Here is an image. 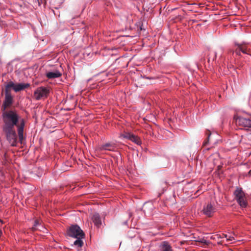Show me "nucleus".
I'll use <instances>...</instances> for the list:
<instances>
[{"instance_id": "obj_1", "label": "nucleus", "mask_w": 251, "mask_h": 251, "mask_svg": "<svg viewBox=\"0 0 251 251\" xmlns=\"http://www.w3.org/2000/svg\"><path fill=\"white\" fill-rule=\"evenodd\" d=\"M3 120L4 123L3 128H18V134L19 140L22 142L23 139V131L25 126V121L23 119L19 120L18 114L13 111H6L3 113Z\"/></svg>"}, {"instance_id": "obj_2", "label": "nucleus", "mask_w": 251, "mask_h": 251, "mask_svg": "<svg viewBox=\"0 0 251 251\" xmlns=\"http://www.w3.org/2000/svg\"><path fill=\"white\" fill-rule=\"evenodd\" d=\"M235 199L242 208H246L248 206L247 197L242 188L237 187L233 193Z\"/></svg>"}, {"instance_id": "obj_3", "label": "nucleus", "mask_w": 251, "mask_h": 251, "mask_svg": "<svg viewBox=\"0 0 251 251\" xmlns=\"http://www.w3.org/2000/svg\"><path fill=\"white\" fill-rule=\"evenodd\" d=\"M67 234L69 236L73 238L85 237L84 232L77 225L71 226L67 229Z\"/></svg>"}, {"instance_id": "obj_4", "label": "nucleus", "mask_w": 251, "mask_h": 251, "mask_svg": "<svg viewBox=\"0 0 251 251\" xmlns=\"http://www.w3.org/2000/svg\"><path fill=\"white\" fill-rule=\"evenodd\" d=\"M3 130L6 134L7 140L12 146H16L17 144V136L15 128H3Z\"/></svg>"}, {"instance_id": "obj_5", "label": "nucleus", "mask_w": 251, "mask_h": 251, "mask_svg": "<svg viewBox=\"0 0 251 251\" xmlns=\"http://www.w3.org/2000/svg\"><path fill=\"white\" fill-rule=\"evenodd\" d=\"M50 93V90L46 87H39L34 92L33 97L37 100L48 97Z\"/></svg>"}, {"instance_id": "obj_6", "label": "nucleus", "mask_w": 251, "mask_h": 251, "mask_svg": "<svg viewBox=\"0 0 251 251\" xmlns=\"http://www.w3.org/2000/svg\"><path fill=\"white\" fill-rule=\"evenodd\" d=\"M236 124L241 126V128H245L248 129L251 128V119L244 117H238L235 120Z\"/></svg>"}, {"instance_id": "obj_7", "label": "nucleus", "mask_w": 251, "mask_h": 251, "mask_svg": "<svg viewBox=\"0 0 251 251\" xmlns=\"http://www.w3.org/2000/svg\"><path fill=\"white\" fill-rule=\"evenodd\" d=\"M216 211V208L214 204L208 203L205 204L202 210V213L208 217H211Z\"/></svg>"}, {"instance_id": "obj_8", "label": "nucleus", "mask_w": 251, "mask_h": 251, "mask_svg": "<svg viewBox=\"0 0 251 251\" xmlns=\"http://www.w3.org/2000/svg\"><path fill=\"white\" fill-rule=\"evenodd\" d=\"M6 86L10 90L12 88L16 92H17L28 88L30 86V84L27 83L15 84L12 81H10Z\"/></svg>"}, {"instance_id": "obj_9", "label": "nucleus", "mask_w": 251, "mask_h": 251, "mask_svg": "<svg viewBox=\"0 0 251 251\" xmlns=\"http://www.w3.org/2000/svg\"><path fill=\"white\" fill-rule=\"evenodd\" d=\"M5 100L3 102L4 108L10 106L13 102V98L11 94V90L5 86Z\"/></svg>"}, {"instance_id": "obj_10", "label": "nucleus", "mask_w": 251, "mask_h": 251, "mask_svg": "<svg viewBox=\"0 0 251 251\" xmlns=\"http://www.w3.org/2000/svg\"><path fill=\"white\" fill-rule=\"evenodd\" d=\"M120 137L130 140L138 145L141 144V139L138 136L129 132H124L123 134H121Z\"/></svg>"}, {"instance_id": "obj_11", "label": "nucleus", "mask_w": 251, "mask_h": 251, "mask_svg": "<svg viewBox=\"0 0 251 251\" xmlns=\"http://www.w3.org/2000/svg\"><path fill=\"white\" fill-rule=\"evenodd\" d=\"M116 148L115 144L112 143H107L99 147V150L100 151L106 150L109 151H114Z\"/></svg>"}, {"instance_id": "obj_12", "label": "nucleus", "mask_w": 251, "mask_h": 251, "mask_svg": "<svg viewBox=\"0 0 251 251\" xmlns=\"http://www.w3.org/2000/svg\"><path fill=\"white\" fill-rule=\"evenodd\" d=\"M161 251H173L172 247L167 241L162 242L160 245Z\"/></svg>"}, {"instance_id": "obj_13", "label": "nucleus", "mask_w": 251, "mask_h": 251, "mask_svg": "<svg viewBox=\"0 0 251 251\" xmlns=\"http://www.w3.org/2000/svg\"><path fill=\"white\" fill-rule=\"evenodd\" d=\"M61 73L58 71L54 72H48L46 74V76L49 79H53L58 78L61 76Z\"/></svg>"}, {"instance_id": "obj_14", "label": "nucleus", "mask_w": 251, "mask_h": 251, "mask_svg": "<svg viewBox=\"0 0 251 251\" xmlns=\"http://www.w3.org/2000/svg\"><path fill=\"white\" fill-rule=\"evenodd\" d=\"M92 220L95 225L97 226H99L101 224L100 217L98 213H95L93 215Z\"/></svg>"}, {"instance_id": "obj_15", "label": "nucleus", "mask_w": 251, "mask_h": 251, "mask_svg": "<svg viewBox=\"0 0 251 251\" xmlns=\"http://www.w3.org/2000/svg\"><path fill=\"white\" fill-rule=\"evenodd\" d=\"M238 48L241 51L245 54H250L251 50L248 48V47L245 44H237Z\"/></svg>"}, {"instance_id": "obj_16", "label": "nucleus", "mask_w": 251, "mask_h": 251, "mask_svg": "<svg viewBox=\"0 0 251 251\" xmlns=\"http://www.w3.org/2000/svg\"><path fill=\"white\" fill-rule=\"evenodd\" d=\"M84 237H75L76 240L74 242V245L78 247H81L83 245V242L82 240Z\"/></svg>"}, {"instance_id": "obj_17", "label": "nucleus", "mask_w": 251, "mask_h": 251, "mask_svg": "<svg viewBox=\"0 0 251 251\" xmlns=\"http://www.w3.org/2000/svg\"><path fill=\"white\" fill-rule=\"evenodd\" d=\"M41 224V223L40 222L39 220H36L35 221H34V225H33V226L32 227V230L33 231H34L35 230H36L37 229H38L37 228V227L38 226H39Z\"/></svg>"}, {"instance_id": "obj_18", "label": "nucleus", "mask_w": 251, "mask_h": 251, "mask_svg": "<svg viewBox=\"0 0 251 251\" xmlns=\"http://www.w3.org/2000/svg\"><path fill=\"white\" fill-rule=\"evenodd\" d=\"M206 134L207 135V139L204 141V142L203 143V146H206L208 142H209V138H210V136L211 135V132L209 130H207L206 131Z\"/></svg>"}, {"instance_id": "obj_19", "label": "nucleus", "mask_w": 251, "mask_h": 251, "mask_svg": "<svg viewBox=\"0 0 251 251\" xmlns=\"http://www.w3.org/2000/svg\"><path fill=\"white\" fill-rule=\"evenodd\" d=\"M233 240H234V238L232 236H229L228 238H227V241H232Z\"/></svg>"}, {"instance_id": "obj_20", "label": "nucleus", "mask_w": 251, "mask_h": 251, "mask_svg": "<svg viewBox=\"0 0 251 251\" xmlns=\"http://www.w3.org/2000/svg\"><path fill=\"white\" fill-rule=\"evenodd\" d=\"M240 51L241 50H239L238 47L235 50V53L237 54V55H240Z\"/></svg>"}, {"instance_id": "obj_21", "label": "nucleus", "mask_w": 251, "mask_h": 251, "mask_svg": "<svg viewBox=\"0 0 251 251\" xmlns=\"http://www.w3.org/2000/svg\"><path fill=\"white\" fill-rule=\"evenodd\" d=\"M200 242H201V243H203L205 245H208V242H207L204 239H202V240H201L200 241Z\"/></svg>"}, {"instance_id": "obj_22", "label": "nucleus", "mask_w": 251, "mask_h": 251, "mask_svg": "<svg viewBox=\"0 0 251 251\" xmlns=\"http://www.w3.org/2000/svg\"><path fill=\"white\" fill-rule=\"evenodd\" d=\"M227 53L228 54L231 53L232 54H234V51H233V50H232L230 49V50H228L227 51Z\"/></svg>"}, {"instance_id": "obj_23", "label": "nucleus", "mask_w": 251, "mask_h": 251, "mask_svg": "<svg viewBox=\"0 0 251 251\" xmlns=\"http://www.w3.org/2000/svg\"><path fill=\"white\" fill-rule=\"evenodd\" d=\"M217 54H218V52H216L215 53V55H214V57L213 58V60L215 59L217 57Z\"/></svg>"}, {"instance_id": "obj_24", "label": "nucleus", "mask_w": 251, "mask_h": 251, "mask_svg": "<svg viewBox=\"0 0 251 251\" xmlns=\"http://www.w3.org/2000/svg\"><path fill=\"white\" fill-rule=\"evenodd\" d=\"M219 51L221 52V54L223 52V49L222 48L219 49Z\"/></svg>"}, {"instance_id": "obj_25", "label": "nucleus", "mask_w": 251, "mask_h": 251, "mask_svg": "<svg viewBox=\"0 0 251 251\" xmlns=\"http://www.w3.org/2000/svg\"><path fill=\"white\" fill-rule=\"evenodd\" d=\"M223 236L226 238H228L226 234H223Z\"/></svg>"}, {"instance_id": "obj_26", "label": "nucleus", "mask_w": 251, "mask_h": 251, "mask_svg": "<svg viewBox=\"0 0 251 251\" xmlns=\"http://www.w3.org/2000/svg\"><path fill=\"white\" fill-rule=\"evenodd\" d=\"M0 222L1 223H3V221L0 219Z\"/></svg>"}]
</instances>
